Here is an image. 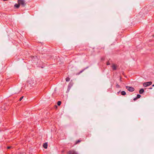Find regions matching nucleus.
Returning <instances> with one entry per match:
<instances>
[{"instance_id": "1", "label": "nucleus", "mask_w": 154, "mask_h": 154, "mask_svg": "<svg viewBox=\"0 0 154 154\" xmlns=\"http://www.w3.org/2000/svg\"><path fill=\"white\" fill-rule=\"evenodd\" d=\"M89 52L91 55H94L99 52L100 49L99 48H90L89 50Z\"/></svg>"}, {"instance_id": "2", "label": "nucleus", "mask_w": 154, "mask_h": 154, "mask_svg": "<svg viewBox=\"0 0 154 154\" xmlns=\"http://www.w3.org/2000/svg\"><path fill=\"white\" fill-rule=\"evenodd\" d=\"M18 3L22 7H24L26 5V3L24 0H18Z\"/></svg>"}, {"instance_id": "3", "label": "nucleus", "mask_w": 154, "mask_h": 154, "mask_svg": "<svg viewBox=\"0 0 154 154\" xmlns=\"http://www.w3.org/2000/svg\"><path fill=\"white\" fill-rule=\"evenodd\" d=\"M152 83V82H145L143 84V86L144 87H146L150 85H151Z\"/></svg>"}, {"instance_id": "4", "label": "nucleus", "mask_w": 154, "mask_h": 154, "mask_svg": "<svg viewBox=\"0 0 154 154\" xmlns=\"http://www.w3.org/2000/svg\"><path fill=\"white\" fill-rule=\"evenodd\" d=\"M126 88L128 91L130 92H132L134 90V88L131 87L126 86Z\"/></svg>"}, {"instance_id": "5", "label": "nucleus", "mask_w": 154, "mask_h": 154, "mask_svg": "<svg viewBox=\"0 0 154 154\" xmlns=\"http://www.w3.org/2000/svg\"><path fill=\"white\" fill-rule=\"evenodd\" d=\"M20 5L18 3V4H15L14 5V7L16 8H18L20 7Z\"/></svg>"}, {"instance_id": "6", "label": "nucleus", "mask_w": 154, "mask_h": 154, "mask_svg": "<svg viewBox=\"0 0 154 154\" xmlns=\"http://www.w3.org/2000/svg\"><path fill=\"white\" fill-rule=\"evenodd\" d=\"M69 154H78L76 152L72 150L69 151Z\"/></svg>"}, {"instance_id": "7", "label": "nucleus", "mask_w": 154, "mask_h": 154, "mask_svg": "<svg viewBox=\"0 0 154 154\" xmlns=\"http://www.w3.org/2000/svg\"><path fill=\"white\" fill-rule=\"evenodd\" d=\"M48 146L47 143H45L43 144V147L45 149H47Z\"/></svg>"}, {"instance_id": "8", "label": "nucleus", "mask_w": 154, "mask_h": 154, "mask_svg": "<svg viewBox=\"0 0 154 154\" xmlns=\"http://www.w3.org/2000/svg\"><path fill=\"white\" fill-rule=\"evenodd\" d=\"M112 68L113 70H116V67L114 64H113L112 66Z\"/></svg>"}, {"instance_id": "9", "label": "nucleus", "mask_w": 154, "mask_h": 154, "mask_svg": "<svg viewBox=\"0 0 154 154\" xmlns=\"http://www.w3.org/2000/svg\"><path fill=\"white\" fill-rule=\"evenodd\" d=\"M144 91V90L143 89H141L139 91V93L140 94H142Z\"/></svg>"}, {"instance_id": "10", "label": "nucleus", "mask_w": 154, "mask_h": 154, "mask_svg": "<svg viewBox=\"0 0 154 154\" xmlns=\"http://www.w3.org/2000/svg\"><path fill=\"white\" fill-rule=\"evenodd\" d=\"M121 94L123 95H125L126 94V93L125 91H123L121 92Z\"/></svg>"}, {"instance_id": "11", "label": "nucleus", "mask_w": 154, "mask_h": 154, "mask_svg": "<svg viewBox=\"0 0 154 154\" xmlns=\"http://www.w3.org/2000/svg\"><path fill=\"white\" fill-rule=\"evenodd\" d=\"M61 102L60 101H58L57 102V104L58 106H60L61 104Z\"/></svg>"}, {"instance_id": "12", "label": "nucleus", "mask_w": 154, "mask_h": 154, "mask_svg": "<svg viewBox=\"0 0 154 154\" xmlns=\"http://www.w3.org/2000/svg\"><path fill=\"white\" fill-rule=\"evenodd\" d=\"M81 141L80 140H79L77 141L75 143V144H77L78 143H79Z\"/></svg>"}, {"instance_id": "13", "label": "nucleus", "mask_w": 154, "mask_h": 154, "mask_svg": "<svg viewBox=\"0 0 154 154\" xmlns=\"http://www.w3.org/2000/svg\"><path fill=\"white\" fill-rule=\"evenodd\" d=\"M140 97H141V96L140 95L137 94V99L139 98Z\"/></svg>"}, {"instance_id": "14", "label": "nucleus", "mask_w": 154, "mask_h": 154, "mask_svg": "<svg viewBox=\"0 0 154 154\" xmlns=\"http://www.w3.org/2000/svg\"><path fill=\"white\" fill-rule=\"evenodd\" d=\"M23 96H22L20 98V99L19 100L20 101L23 99Z\"/></svg>"}, {"instance_id": "15", "label": "nucleus", "mask_w": 154, "mask_h": 154, "mask_svg": "<svg viewBox=\"0 0 154 154\" xmlns=\"http://www.w3.org/2000/svg\"><path fill=\"white\" fill-rule=\"evenodd\" d=\"M11 147H12L11 146H8L7 147V148L8 149H10Z\"/></svg>"}, {"instance_id": "16", "label": "nucleus", "mask_w": 154, "mask_h": 154, "mask_svg": "<svg viewBox=\"0 0 154 154\" xmlns=\"http://www.w3.org/2000/svg\"><path fill=\"white\" fill-rule=\"evenodd\" d=\"M106 64H107V65H109L110 64V63H109V62H107Z\"/></svg>"}, {"instance_id": "17", "label": "nucleus", "mask_w": 154, "mask_h": 154, "mask_svg": "<svg viewBox=\"0 0 154 154\" xmlns=\"http://www.w3.org/2000/svg\"><path fill=\"white\" fill-rule=\"evenodd\" d=\"M137 99V97L135 98H134V100H136Z\"/></svg>"}, {"instance_id": "18", "label": "nucleus", "mask_w": 154, "mask_h": 154, "mask_svg": "<svg viewBox=\"0 0 154 154\" xmlns=\"http://www.w3.org/2000/svg\"><path fill=\"white\" fill-rule=\"evenodd\" d=\"M66 81H67V78H66Z\"/></svg>"}, {"instance_id": "19", "label": "nucleus", "mask_w": 154, "mask_h": 154, "mask_svg": "<svg viewBox=\"0 0 154 154\" xmlns=\"http://www.w3.org/2000/svg\"><path fill=\"white\" fill-rule=\"evenodd\" d=\"M119 85H117V87H119Z\"/></svg>"}, {"instance_id": "20", "label": "nucleus", "mask_w": 154, "mask_h": 154, "mask_svg": "<svg viewBox=\"0 0 154 154\" xmlns=\"http://www.w3.org/2000/svg\"><path fill=\"white\" fill-rule=\"evenodd\" d=\"M152 87H154V84H153V85H152Z\"/></svg>"}, {"instance_id": "21", "label": "nucleus", "mask_w": 154, "mask_h": 154, "mask_svg": "<svg viewBox=\"0 0 154 154\" xmlns=\"http://www.w3.org/2000/svg\"><path fill=\"white\" fill-rule=\"evenodd\" d=\"M152 88H150V89H152Z\"/></svg>"}, {"instance_id": "22", "label": "nucleus", "mask_w": 154, "mask_h": 154, "mask_svg": "<svg viewBox=\"0 0 154 154\" xmlns=\"http://www.w3.org/2000/svg\"><path fill=\"white\" fill-rule=\"evenodd\" d=\"M32 58H34V56H33V57Z\"/></svg>"}]
</instances>
